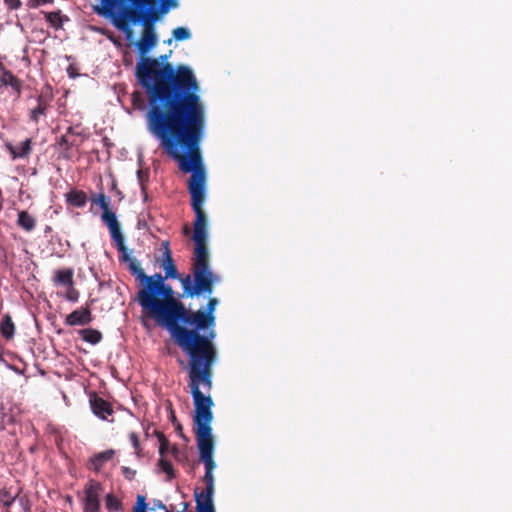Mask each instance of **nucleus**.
<instances>
[{"label":"nucleus","mask_w":512,"mask_h":512,"mask_svg":"<svg viewBox=\"0 0 512 512\" xmlns=\"http://www.w3.org/2000/svg\"><path fill=\"white\" fill-rule=\"evenodd\" d=\"M131 101H132V105L135 109L143 110L146 107L143 94L139 91H135L132 93Z\"/></svg>","instance_id":"27"},{"label":"nucleus","mask_w":512,"mask_h":512,"mask_svg":"<svg viewBox=\"0 0 512 512\" xmlns=\"http://www.w3.org/2000/svg\"><path fill=\"white\" fill-rule=\"evenodd\" d=\"M54 0H28L26 5L28 8L36 9L46 4H52Z\"/></svg>","instance_id":"32"},{"label":"nucleus","mask_w":512,"mask_h":512,"mask_svg":"<svg viewBox=\"0 0 512 512\" xmlns=\"http://www.w3.org/2000/svg\"><path fill=\"white\" fill-rule=\"evenodd\" d=\"M106 508L109 511H120L122 509L121 500L112 493H109L105 497Z\"/></svg>","instance_id":"23"},{"label":"nucleus","mask_w":512,"mask_h":512,"mask_svg":"<svg viewBox=\"0 0 512 512\" xmlns=\"http://www.w3.org/2000/svg\"><path fill=\"white\" fill-rule=\"evenodd\" d=\"M129 439L131 441V444H132L133 448L135 449L136 454L138 456H140L141 448H140V441H139L138 434L135 433V432H131L129 434Z\"/></svg>","instance_id":"31"},{"label":"nucleus","mask_w":512,"mask_h":512,"mask_svg":"<svg viewBox=\"0 0 512 512\" xmlns=\"http://www.w3.org/2000/svg\"><path fill=\"white\" fill-rule=\"evenodd\" d=\"M146 509L147 503L145 496L138 495L136 505L133 507V512H146Z\"/></svg>","instance_id":"30"},{"label":"nucleus","mask_w":512,"mask_h":512,"mask_svg":"<svg viewBox=\"0 0 512 512\" xmlns=\"http://www.w3.org/2000/svg\"><path fill=\"white\" fill-rule=\"evenodd\" d=\"M103 492L102 484L94 479H90L84 486L82 499L83 512H100V496Z\"/></svg>","instance_id":"10"},{"label":"nucleus","mask_w":512,"mask_h":512,"mask_svg":"<svg viewBox=\"0 0 512 512\" xmlns=\"http://www.w3.org/2000/svg\"><path fill=\"white\" fill-rule=\"evenodd\" d=\"M91 201L92 203L98 204L103 210L101 220L108 227L117 250L124 251V236L121 232V226L117 220L116 214L110 209V198L101 192L97 195H93Z\"/></svg>","instance_id":"6"},{"label":"nucleus","mask_w":512,"mask_h":512,"mask_svg":"<svg viewBox=\"0 0 512 512\" xmlns=\"http://www.w3.org/2000/svg\"><path fill=\"white\" fill-rule=\"evenodd\" d=\"M93 320L91 310L88 307H81L68 314L65 318V324L68 326H84Z\"/></svg>","instance_id":"14"},{"label":"nucleus","mask_w":512,"mask_h":512,"mask_svg":"<svg viewBox=\"0 0 512 512\" xmlns=\"http://www.w3.org/2000/svg\"><path fill=\"white\" fill-rule=\"evenodd\" d=\"M89 403L94 415L102 420H108V417L114 413L112 404L99 397L96 393L90 396Z\"/></svg>","instance_id":"13"},{"label":"nucleus","mask_w":512,"mask_h":512,"mask_svg":"<svg viewBox=\"0 0 512 512\" xmlns=\"http://www.w3.org/2000/svg\"><path fill=\"white\" fill-rule=\"evenodd\" d=\"M0 333L7 340H10L14 337L15 325L13 323L12 317L9 314H5L1 320Z\"/></svg>","instance_id":"19"},{"label":"nucleus","mask_w":512,"mask_h":512,"mask_svg":"<svg viewBox=\"0 0 512 512\" xmlns=\"http://www.w3.org/2000/svg\"><path fill=\"white\" fill-rule=\"evenodd\" d=\"M66 288V299L70 302H77L79 299V291L74 287V284H71V286Z\"/></svg>","instance_id":"29"},{"label":"nucleus","mask_w":512,"mask_h":512,"mask_svg":"<svg viewBox=\"0 0 512 512\" xmlns=\"http://www.w3.org/2000/svg\"><path fill=\"white\" fill-rule=\"evenodd\" d=\"M52 100H53V95L50 91H47V92L42 91L37 96L36 107L30 109V111H29L30 121L37 124L41 117H45L47 115L48 110L51 107Z\"/></svg>","instance_id":"12"},{"label":"nucleus","mask_w":512,"mask_h":512,"mask_svg":"<svg viewBox=\"0 0 512 512\" xmlns=\"http://www.w3.org/2000/svg\"><path fill=\"white\" fill-rule=\"evenodd\" d=\"M66 201L77 208H82L87 203V195L82 190H71L66 194Z\"/></svg>","instance_id":"18"},{"label":"nucleus","mask_w":512,"mask_h":512,"mask_svg":"<svg viewBox=\"0 0 512 512\" xmlns=\"http://www.w3.org/2000/svg\"><path fill=\"white\" fill-rule=\"evenodd\" d=\"M218 304L217 298L210 297L204 310L194 311L181 301L168 331L187 356L217 358V350L213 344L216 333L213 328Z\"/></svg>","instance_id":"3"},{"label":"nucleus","mask_w":512,"mask_h":512,"mask_svg":"<svg viewBox=\"0 0 512 512\" xmlns=\"http://www.w3.org/2000/svg\"><path fill=\"white\" fill-rule=\"evenodd\" d=\"M155 505H156L158 508L166 509L165 505H164L161 501H157V502L155 503Z\"/></svg>","instance_id":"39"},{"label":"nucleus","mask_w":512,"mask_h":512,"mask_svg":"<svg viewBox=\"0 0 512 512\" xmlns=\"http://www.w3.org/2000/svg\"><path fill=\"white\" fill-rule=\"evenodd\" d=\"M137 176H138V180L141 185V189L143 192H145V190H146L145 181L148 180V175H147V173H144L142 170H138Z\"/></svg>","instance_id":"34"},{"label":"nucleus","mask_w":512,"mask_h":512,"mask_svg":"<svg viewBox=\"0 0 512 512\" xmlns=\"http://www.w3.org/2000/svg\"><path fill=\"white\" fill-rule=\"evenodd\" d=\"M17 225L26 232H31L36 227V218L29 212L22 210L18 212Z\"/></svg>","instance_id":"17"},{"label":"nucleus","mask_w":512,"mask_h":512,"mask_svg":"<svg viewBox=\"0 0 512 512\" xmlns=\"http://www.w3.org/2000/svg\"><path fill=\"white\" fill-rule=\"evenodd\" d=\"M81 338L90 344H98L102 340V333L96 329L86 328L79 331Z\"/></svg>","instance_id":"21"},{"label":"nucleus","mask_w":512,"mask_h":512,"mask_svg":"<svg viewBox=\"0 0 512 512\" xmlns=\"http://www.w3.org/2000/svg\"><path fill=\"white\" fill-rule=\"evenodd\" d=\"M179 452L178 448L176 446L172 447V453L176 456V454Z\"/></svg>","instance_id":"40"},{"label":"nucleus","mask_w":512,"mask_h":512,"mask_svg":"<svg viewBox=\"0 0 512 512\" xmlns=\"http://www.w3.org/2000/svg\"><path fill=\"white\" fill-rule=\"evenodd\" d=\"M174 425H175V429H176V431L178 432V434H179L180 436L184 437L183 432H182V430H183V429H182V425H181L180 423H177V424H174Z\"/></svg>","instance_id":"37"},{"label":"nucleus","mask_w":512,"mask_h":512,"mask_svg":"<svg viewBox=\"0 0 512 512\" xmlns=\"http://www.w3.org/2000/svg\"><path fill=\"white\" fill-rule=\"evenodd\" d=\"M118 252L120 261L126 263L131 274L143 283L136 297L143 315L168 330L181 301L175 297L172 286L165 283L167 277L161 273L146 275L139 261L130 256L126 246L124 251Z\"/></svg>","instance_id":"5"},{"label":"nucleus","mask_w":512,"mask_h":512,"mask_svg":"<svg viewBox=\"0 0 512 512\" xmlns=\"http://www.w3.org/2000/svg\"><path fill=\"white\" fill-rule=\"evenodd\" d=\"M155 435L159 441V454L161 455V457H164V455L168 452L169 450V441L168 439L166 438V436L160 432V431H155Z\"/></svg>","instance_id":"24"},{"label":"nucleus","mask_w":512,"mask_h":512,"mask_svg":"<svg viewBox=\"0 0 512 512\" xmlns=\"http://www.w3.org/2000/svg\"><path fill=\"white\" fill-rule=\"evenodd\" d=\"M153 130L162 139V149L176 160L184 173H191L188 191L191 195V207L195 213L194 233L195 249L192 258V275L181 276L174 264L168 242L165 243L162 267L167 278L181 282L183 296L193 298L211 295L218 278L210 267L207 247V217L203 210L205 201L206 174L199 148L200 128L192 117L155 118Z\"/></svg>","instance_id":"1"},{"label":"nucleus","mask_w":512,"mask_h":512,"mask_svg":"<svg viewBox=\"0 0 512 512\" xmlns=\"http://www.w3.org/2000/svg\"><path fill=\"white\" fill-rule=\"evenodd\" d=\"M0 505L4 512H30V502L25 495L13 494L10 489L0 490Z\"/></svg>","instance_id":"9"},{"label":"nucleus","mask_w":512,"mask_h":512,"mask_svg":"<svg viewBox=\"0 0 512 512\" xmlns=\"http://www.w3.org/2000/svg\"><path fill=\"white\" fill-rule=\"evenodd\" d=\"M122 472H123V474L125 475V477L127 479H132L134 477V475H135V471L131 470L128 467H122Z\"/></svg>","instance_id":"35"},{"label":"nucleus","mask_w":512,"mask_h":512,"mask_svg":"<svg viewBox=\"0 0 512 512\" xmlns=\"http://www.w3.org/2000/svg\"><path fill=\"white\" fill-rule=\"evenodd\" d=\"M131 1L137 5H149L152 3V0H131Z\"/></svg>","instance_id":"36"},{"label":"nucleus","mask_w":512,"mask_h":512,"mask_svg":"<svg viewBox=\"0 0 512 512\" xmlns=\"http://www.w3.org/2000/svg\"><path fill=\"white\" fill-rule=\"evenodd\" d=\"M152 19H153V20H156V15H155V14H154V15H152Z\"/></svg>","instance_id":"41"},{"label":"nucleus","mask_w":512,"mask_h":512,"mask_svg":"<svg viewBox=\"0 0 512 512\" xmlns=\"http://www.w3.org/2000/svg\"><path fill=\"white\" fill-rule=\"evenodd\" d=\"M188 386L194 404V433L202 461H214V441L211 423L214 402L210 396L213 386V366L217 358L188 356Z\"/></svg>","instance_id":"4"},{"label":"nucleus","mask_w":512,"mask_h":512,"mask_svg":"<svg viewBox=\"0 0 512 512\" xmlns=\"http://www.w3.org/2000/svg\"><path fill=\"white\" fill-rule=\"evenodd\" d=\"M3 2L9 10H17L22 6L21 0H3Z\"/></svg>","instance_id":"33"},{"label":"nucleus","mask_w":512,"mask_h":512,"mask_svg":"<svg viewBox=\"0 0 512 512\" xmlns=\"http://www.w3.org/2000/svg\"><path fill=\"white\" fill-rule=\"evenodd\" d=\"M31 145H32V140L30 138H28L25 141L21 142L18 146H13L11 144H8L7 149L9 150L13 159L25 158L32 151Z\"/></svg>","instance_id":"16"},{"label":"nucleus","mask_w":512,"mask_h":512,"mask_svg":"<svg viewBox=\"0 0 512 512\" xmlns=\"http://www.w3.org/2000/svg\"><path fill=\"white\" fill-rule=\"evenodd\" d=\"M45 19L50 25L56 29L62 27V15L61 11H53V12H43Z\"/></svg>","instance_id":"22"},{"label":"nucleus","mask_w":512,"mask_h":512,"mask_svg":"<svg viewBox=\"0 0 512 512\" xmlns=\"http://www.w3.org/2000/svg\"><path fill=\"white\" fill-rule=\"evenodd\" d=\"M205 465V474L203 481L206 484L205 490L198 492L195 490V501L197 512H215L213 505V494H214V477L213 470L216 467L214 461H203Z\"/></svg>","instance_id":"7"},{"label":"nucleus","mask_w":512,"mask_h":512,"mask_svg":"<svg viewBox=\"0 0 512 512\" xmlns=\"http://www.w3.org/2000/svg\"><path fill=\"white\" fill-rule=\"evenodd\" d=\"M171 421H172V423H173V424H177V423H179V422L177 421L176 416H175V414H174V412H173V411H171Z\"/></svg>","instance_id":"38"},{"label":"nucleus","mask_w":512,"mask_h":512,"mask_svg":"<svg viewBox=\"0 0 512 512\" xmlns=\"http://www.w3.org/2000/svg\"><path fill=\"white\" fill-rule=\"evenodd\" d=\"M0 87H10L15 99L18 100L21 97L23 89V81L8 70L4 64L0 61Z\"/></svg>","instance_id":"11"},{"label":"nucleus","mask_w":512,"mask_h":512,"mask_svg":"<svg viewBox=\"0 0 512 512\" xmlns=\"http://www.w3.org/2000/svg\"><path fill=\"white\" fill-rule=\"evenodd\" d=\"M114 456L113 450H106L94 455L91 458V465L95 471H100L104 464Z\"/></svg>","instance_id":"20"},{"label":"nucleus","mask_w":512,"mask_h":512,"mask_svg":"<svg viewBox=\"0 0 512 512\" xmlns=\"http://www.w3.org/2000/svg\"><path fill=\"white\" fill-rule=\"evenodd\" d=\"M173 38L176 41H185L191 38V32L186 27H177L172 31Z\"/></svg>","instance_id":"25"},{"label":"nucleus","mask_w":512,"mask_h":512,"mask_svg":"<svg viewBox=\"0 0 512 512\" xmlns=\"http://www.w3.org/2000/svg\"><path fill=\"white\" fill-rule=\"evenodd\" d=\"M147 12L137 9H127L123 17L115 20V26L126 34L129 39L133 31L128 21L134 23L144 20V29L136 46L142 55L135 67L137 82L145 90L149 109L146 120L149 131L160 140L153 130L155 118L192 117L200 128L199 143L205 129V105L200 96V84L192 71L186 65L174 67L169 62H161L156 58L144 56L157 44V35L153 24L147 20Z\"/></svg>","instance_id":"2"},{"label":"nucleus","mask_w":512,"mask_h":512,"mask_svg":"<svg viewBox=\"0 0 512 512\" xmlns=\"http://www.w3.org/2000/svg\"><path fill=\"white\" fill-rule=\"evenodd\" d=\"M159 466L161 467L163 472L166 473L168 480H172L173 478H175L174 468L172 464L168 460L164 459V457H161V459L159 460Z\"/></svg>","instance_id":"28"},{"label":"nucleus","mask_w":512,"mask_h":512,"mask_svg":"<svg viewBox=\"0 0 512 512\" xmlns=\"http://www.w3.org/2000/svg\"><path fill=\"white\" fill-rule=\"evenodd\" d=\"M116 4L117 0H101L102 7L100 9L97 8L96 11L99 14L107 16L112 12Z\"/></svg>","instance_id":"26"},{"label":"nucleus","mask_w":512,"mask_h":512,"mask_svg":"<svg viewBox=\"0 0 512 512\" xmlns=\"http://www.w3.org/2000/svg\"><path fill=\"white\" fill-rule=\"evenodd\" d=\"M74 270L72 268L58 269L54 272L53 282L56 286L68 287L74 284Z\"/></svg>","instance_id":"15"},{"label":"nucleus","mask_w":512,"mask_h":512,"mask_svg":"<svg viewBox=\"0 0 512 512\" xmlns=\"http://www.w3.org/2000/svg\"><path fill=\"white\" fill-rule=\"evenodd\" d=\"M84 140L85 136H83L79 125L69 126L65 134L57 140L60 156L63 159L71 160L75 156V149H78Z\"/></svg>","instance_id":"8"}]
</instances>
